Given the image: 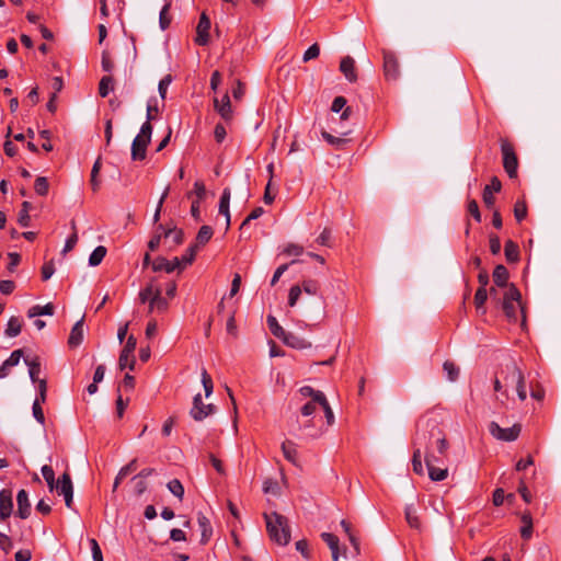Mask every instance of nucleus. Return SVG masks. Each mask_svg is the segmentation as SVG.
Instances as JSON below:
<instances>
[{
  "label": "nucleus",
  "mask_w": 561,
  "mask_h": 561,
  "mask_svg": "<svg viewBox=\"0 0 561 561\" xmlns=\"http://www.w3.org/2000/svg\"><path fill=\"white\" fill-rule=\"evenodd\" d=\"M413 448L444 456L448 449L446 436L436 417L422 416L416 422V431L412 442Z\"/></svg>",
  "instance_id": "nucleus-1"
},
{
  "label": "nucleus",
  "mask_w": 561,
  "mask_h": 561,
  "mask_svg": "<svg viewBox=\"0 0 561 561\" xmlns=\"http://www.w3.org/2000/svg\"><path fill=\"white\" fill-rule=\"evenodd\" d=\"M263 517L270 539L279 546H287L290 541L288 519L277 512L264 513Z\"/></svg>",
  "instance_id": "nucleus-2"
},
{
  "label": "nucleus",
  "mask_w": 561,
  "mask_h": 561,
  "mask_svg": "<svg viewBox=\"0 0 561 561\" xmlns=\"http://www.w3.org/2000/svg\"><path fill=\"white\" fill-rule=\"evenodd\" d=\"M152 130L153 128L150 123H144L141 125L139 134L134 138L131 142V160H145L147 147L151 141Z\"/></svg>",
  "instance_id": "nucleus-3"
},
{
  "label": "nucleus",
  "mask_w": 561,
  "mask_h": 561,
  "mask_svg": "<svg viewBox=\"0 0 561 561\" xmlns=\"http://www.w3.org/2000/svg\"><path fill=\"white\" fill-rule=\"evenodd\" d=\"M520 291L514 284H511L503 293V299L500 305L510 320L515 321L517 319V309L520 308Z\"/></svg>",
  "instance_id": "nucleus-4"
},
{
  "label": "nucleus",
  "mask_w": 561,
  "mask_h": 561,
  "mask_svg": "<svg viewBox=\"0 0 561 561\" xmlns=\"http://www.w3.org/2000/svg\"><path fill=\"white\" fill-rule=\"evenodd\" d=\"M500 144L503 158V168L511 179H515L517 176L518 170V158L515 152V148L511 141L504 138L500 140Z\"/></svg>",
  "instance_id": "nucleus-5"
},
{
  "label": "nucleus",
  "mask_w": 561,
  "mask_h": 561,
  "mask_svg": "<svg viewBox=\"0 0 561 561\" xmlns=\"http://www.w3.org/2000/svg\"><path fill=\"white\" fill-rule=\"evenodd\" d=\"M442 457L443 456L436 455L435 453H430L424 457V461L428 471V477L432 481H443L448 477L447 468L436 467L437 463L443 462Z\"/></svg>",
  "instance_id": "nucleus-6"
},
{
  "label": "nucleus",
  "mask_w": 561,
  "mask_h": 561,
  "mask_svg": "<svg viewBox=\"0 0 561 561\" xmlns=\"http://www.w3.org/2000/svg\"><path fill=\"white\" fill-rule=\"evenodd\" d=\"M383 58V75L387 81H397L400 77V65L397 55L389 49H381Z\"/></svg>",
  "instance_id": "nucleus-7"
},
{
  "label": "nucleus",
  "mask_w": 561,
  "mask_h": 561,
  "mask_svg": "<svg viewBox=\"0 0 561 561\" xmlns=\"http://www.w3.org/2000/svg\"><path fill=\"white\" fill-rule=\"evenodd\" d=\"M137 340L134 335H129L127 339L126 344L124 345L119 358H118V366L122 370L125 368H128L129 370H134L135 368V356L134 352L136 350Z\"/></svg>",
  "instance_id": "nucleus-8"
},
{
  "label": "nucleus",
  "mask_w": 561,
  "mask_h": 561,
  "mask_svg": "<svg viewBox=\"0 0 561 561\" xmlns=\"http://www.w3.org/2000/svg\"><path fill=\"white\" fill-rule=\"evenodd\" d=\"M319 288H320L319 283L314 279H306L302 282L301 286H299V285L293 286L289 289L288 305L290 307H294L297 304L302 291H305L308 295H317L319 291Z\"/></svg>",
  "instance_id": "nucleus-9"
},
{
  "label": "nucleus",
  "mask_w": 561,
  "mask_h": 561,
  "mask_svg": "<svg viewBox=\"0 0 561 561\" xmlns=\"http://www.w3.org/2000/svg\"><path fill=\"white\" fill-rule=\"evenodd\" d=\"M489 431L493 437L503 442H514L520 434L522 427L519 424H514L512 427L503 428L496 422H491Z\"/></svg>",
  "instance_id": "nucleus-10"
},
{
  "label": "nucleus",
  "mask_w": 561,
  "mask_h": 561,
  "mask_svg": "<svg viewBox=\"0 0 561 561\" xmlns=\"http://www.w3.org/2000/svg\"><path fill=\"white\" fill-rule=\"evenodd\" d=\"M216 412V407L211 403L205 404L202 399V394L197 393L193 398V407L190 410V415L193 420L201 422L207 416L213 415Z\"/></svg>",
  "instance_id": "nucleus-11"
},
{
  "label": "nucleus",
  "mask_w": 561,
  "mask_h": 561,
  "mask_svg": "<svg viewBox=\"0 0 561 561\" xmlns=\"http://www.w3.org/2000/svg\"><path fill=\"white\" fill-rule=\"evenodd\" d=\"M54 489L57 491L58 495L64 496L66 506L71 508L73 502V485L70 473L68 471L62 473V476L55 483Z\"/></svg>",
  "instance_id": "nucleus-12"
},
{
  "label": "nucleus",
  "mask_w": 561,
  "mask_h": 561,
  "mask_svg": "<svg viewBox=\"0 0 561 561\" xmlns=\"http://www.w3.org/2000/svg\"><path fill=\"white\" fill-rule=\"evenodd\" d=\"M501 374L506 387H516L517 385L523 383V381L525 380L522 369L513 360L505 364Z\"/></svg>",
  "instance_id": "nucleus-13"
},
{
  "label": "nucleus",
  "mask_w": 561,
  "mask_h": 561,
  "mask_svg": "<svg viewBox=\"0 0 561 561\" xmlns=\"http://www.w3.org/2000/svg\"><path fill=\"white\" fill-rule=\"evenodd\" d=\"M209 30H210V20L205 12H203L199 16L198 24L196 26V37L195 43L199 46H205L209 42Z\"/></svg>",
  "instance_id": "nucleus-14"
},
{
  "label": "nucleus",
  "mask_w": 561,
  "mask_h": 561,
  "mask_svg": "<svg viewBox=\"0 0 561 561\" xmlns=\"http://www.w3.org/2000/svg\"><path fill=\"white\" fill-rule=\"evenodd\" d=\"M175 270H182L181 268V261L178 256L173 257L172 260H168L163 256H158L152 261V271L153 272H161L164 271L165 273H172Z\"/></svg>",
  "instance_id": "nucleus-15"
},
{
  "label": "nucleus",
  "mask_w": 561,
  "mask_h": 561,
  "mask_svg": "<svg viewBox=\"0 0 561 561\" xmlns=\"http://www.w3.org/2000/svg\"><path fill=\"white\" fill-rule=\"evenodd\" d=\"M501 188H502V183L499 180V178H496V176H493L491 179L490 184L484 186L483 192H482V198H483L484 205L489 209H492L494 206V203H495L493 193H499L501 191Z\"/></svg>",
  "instance_id": "nucleus-16"
},
{
  "label": "nucleus",
  "mask_w": 561,
  "mask_h": 561,
  "mask_svg": "<svg viewBox=\"0 0 561 561\" xmlns=\"http://www.w3.org/2000/svg\"><path fill=\"white\" fill-rule=\"evenodd\" d=\"M13 512L12 491L2 489L0 491V520H5Z\"/></svg>",
  "instance_id": "nucleus-17"
},
{
  "label": "nucleus",
  "mask_w": 561,
  "mask_h": 561,
  "mask_svg": "<svg viewBox=\"0 0 561 561\" xmlns=\"http://www.w3.org/2000/svg\"><path fill=\"white\" fill-rule=\"evenodd\" d=\"M18 511L16 515L26 519L31 515V503L28 501V494L25 490H20L16 495Z\"/></svg>",
  "instance_id": "nucleus-18"
},
{
  "label": "nucleus",
  "mask_w": 561,
  "mask_h": 561,
  "mask_svg": "<svg viewBox=\"0 0 561 561\" xmlns=\"http://www.w3.org/2000/svg\"><path fill=\"white\" fill-rule=\"evenodd\" d=\"M492 276H493V282H494L495 286L504 289V291L507 289L508 286H511V284H508L510 274H508L507 268L504 265H502V264L496 265L494 267Z\"/></svg>",
  "instance_id": "nucleus-19"
},
{
  "label": "nucleus",
  "mask_w": 561,
  "mask_h": 561,
  "mask_svg": "<svg viewBox=\"0 0 561 561\" xmlns=\"http://www.w3.org/2000/svg\"><path fill=\"white\" fill-rule=\"evenodd\" d=\"M214 105L215 110L225 121H230L232 118L231 103L229 95L227 93L221 98L220 101L217 98H215Z\"/></svg>",
  "instance_id": "nucleus-20"
},
{
  "label": "nucleus",
  "mask_w": 561,
  "mask_h": 561,
  "mask_svg": "<svg viewBox=\"0 0 561 561\" xmlns=\"http://www.w3.org/2000/svg\"><path fill=\"white\" fill-rule=\"evenodd\" d=\"M285 345L296 348V350H305L311 347V343L307 340L297 336L291 332H286L285 336L280 340Z\"/></svg>",
  "instance_id": "nucleus-21"
},
{
  "label": "nucleus",
  "mask_w": 561,
  "mask_h": 561,
  "mask_svg": "<svg viewBox=\"0 0 561 561\" xmlns=\"http://www.w3.org/2000/svg\"><path fill=\"white\" fill-rule=\"evenodd\" d=\"M340 70L350 82H355L357 80L355 60L352 57L346 56L342 58L340 62Z\"/></svg>",
  "instance_id": "nucleus-22"
},
{
  "label": "nucleus",
  "mask_w": 561,
  "mask_h": 561,
  "mask_svg": "<svg viewBox=\"0 0 561 561\" xmlns=\"http://www.w3.org/2000/svg\"><path fill=\"white\" fill-rule=\"evenodd\" d=\"M230 196L231 192L229 187H226L222 191V194L219 199V207L218 211L220 215H224L226 217V227H230V211H229V204H230Z\"/></svg>",
  "instance_id": "nucleus-23"
},
{
  "label": "nucleus",
  "mask_w": 561,
  "mask_h": 561,
  "mask_svg": "<svg viewBox=\"0 0 561 561\" xmlns=\"http://www.w3.org/2000/svg\"><path fill=\"white\" fill-rule=\"evenodd\" d=\"M83 341V318H81L79 321L75 323V325L71 329L68 344L70 347H77L79 346Z\"/></svg>",
  "instance_id": "nucleus-24"
},
{
  "label": "nucleus",
  "mask_w": 561,
  "mask_h": 561,
  "mask_svg": "<svg viewBox=\"0 0 561 561\" xmlns=\"http://www.w3.org/2000/svg\"><path fill=\"white\" fill-rule=\"evenodd\" d=\"M197 523L202 531L201 543L206 545L213 535L211 524L209 519L202 513H198Z\"/></svg>",
  "instance_id": "nucleus-25"
},
{
  "label": "nucleus",
  "mask_w": 561,
  "mask_h": 561,
  "mask_svg": "<svg viewBox=\"0 0 561 561\" xmlns=\"http://www.w3.org/2000/svg\"><path fill=\"white\" fill-rule=\"evenodd\" d=\"M163 239H165V241L171 240L170 249H174L183 243L184 232L182 229L175 227L169 228L168 230H163Z\"/></svg>",
  "instance_id": "nucleus-26"
},
{
  "label": "nucleus",
  "mask_w": 561,
  "mask_h": 561,
  "mask_svg": "<svg viewBox=\"0 0 561 561\" xmlns=\"http://www.w3.org/2000/svg\"><path fill=\"white\" fill-rule=\"evenodd\" d=\"M322 540L329 546L333 561L340 560L339 538L331 533H322Z\"/></svg>",
  "instance_id": "nucleus-27"
},
{
  "label": "nucleus",
  "mask_w": 561,
  "mask_h": 561,
  "mask_svg": "<svg viewBox=\"0 0 561 561\" xmlns=\"http://www.w3.org/2000/svg\"><path fill=\"white\" fill-rule=\"evenodd\" d=\"M25 365L28 367V375L30 379L33 383H36L37 380H41L38 378V375L41 374V359L38 356H34L32 358H24Z\"/></svg>",
  "instance_id": "nucleus-28"
},
{
  "label": "nucleus",
  "mask_w": 561,
  "mask_h": 561,
  "mask_svg": "<svg viewBox=\"0 0 561 561\" xmlns=\"http://www.w3.org/2000/svg\"><path fill=\"white\" fill-rule=\"evenodd\" d=\"M318 396H324V393H319ZM313 398V400H309L300 408V414L304 417H309L316 413V411L321 408L322 400L320 398Z\"/></svg>",
  "instance_id": "nucleus-29"
},
{
  "label": "nucleus",
  "mask_w": 561,
  "mask_h": 561,
  "mask_svg": "<svg viewBox=\"0 0 561 561\" xmlns=\"http://www.w3.org/2000/svg\"><path fill=\"white\" fill-rule=\"evenodd\" d=\"M282 451L284 457L291 462L293 465L297 466L298 459H297V446L291 440H285L282 444Z\"/></svg>",
  "instance_id": "nucleus-30"
},
{
  "label": "nucleus",
  "mask_w": 561,
  "mask_h": 561,
  "mask_svg": "<svg viewBox=\"0 0 561 561\" xmlns=\"http://www.w3.org/2000/svg\"><path fill=\"white\" fill-rule=\"evenodd\" d=\"M404 515H405L407 523L409 524V526L411 528H414L417 530L421 529V520L417 516L416 508L413 504H409L405 506Z\"/></svg>",
  "instance_id": "nucleus-31"
},
{
  "label": "nucleus",
  "mask_w": 561,
  "mask_h": 561,
  "mask_svg": "<svg viewBox=\"0 0 561 561\" xmlns=\"http://www.w3.org/2000/svg\"><path fill=\"white\" fill-rule=\"evenodd\" d=\"M504 253L508 263H516L519 261V248L517 243L507 240L504 245Z\"/></svg>",
  "instance_id": "nucleus-32"
},
{
  "label": "nucleus",
  "mask_w": 561,
  "mask_h": 561,
  "mask_svg": "<svg viewBox=\"0 0 561 561\" xmlns=\"http://www.w3.org/2000/svg\"><path fill=\"white\" fill-rule=\"evenodd\" d=\"M55 312V307L51 302L46 304L45 306H33L27 311L28 318H34L37 316H53Z\"/></svg>",
  "instance_id": "nucleus-33"
},
{
  "label": "nucleus",
  "mask_w": 561,
  "mask_h": 561,
  "mask_svg": "<svg viewBox=\"0 0 561 561\" xmlns=\"http://www.w3.org/2000/svg\"><path fill=\"white\" fill-rule=\"evenodd\" d=\"M154 280L156 279L152 278L150 283L139 291L138 299L140 304L149 302L151 297H154L156 290H161L159 286L154 285Z\"/></svg>",
  "instance_id": "nucleus-34"
},
{
  "label": "nucleus",
  "mask_w": 561,
  "mask_h": 561,
  "mask_svg": "<svg viewBox=\"0 0 561 561\" xmlns=\"http://www.w3.org/2000/svg\"><path fill=\"white\" fill-rule=\"evenodd\" d=\"M313 428V431L307 433V435L311 438H317L319 436H321L322 434V430L320 427L317 426V422L314 421V419H308L301 423H299V430L300 431H308V430H311Z\"/></svg>",
  "instance_id": "nucleus-35"
},
{
  "label": "nucleus",
  "mask_w": 561,
  "mask_h": 561,
  "mask_svg": "<svg viewBox=\"0 0 561 561\" xmlns=\"http://www.w3.org/2000/svg\"><path fill=\"white\" fill-rule=\"evenodd\" d=\"M213 228L210 226H202L197 232V236H196V242L194 244H197V249H199V247H203L213 237Z\"/></svg>",
  "instance_id": "nucleus-36"
},
{
  "label": "nucleus",
  "mask_w": 561,
  "mask_h": 561,
  "mask_svg": "<svg viewBox=\"0 0 561 561\" xmlns=\"http://www.w3.org/2000/svg\"><path fill=\"white\" fill-rule=\"evenodd\" d=\"M266 323L271 333L275 337L282 340V337L285 336V333L287 331L283 329V327L278 323L277 319L274 316L268 314L266 318Z\"/></svg>",
  "instance_id": "nucleus-37"
},
{
  "label": "nucleus",
  "mask_w": 561,
  "mask_h": 561,
  "mask_svg": "<svg viewBox=\"0 0 561 561\" xmlns=\"http://www.w3.org/2000/svg\"><path fill=\"white\" fill-rule=\"evenodd\" d=\"M22 322L18 317H11L7 323L5 335L15 337L21 333Z\"/></svg>",
  "instance_id": "nucleus-38"
},
{
  "label": "nucleus",
  "mask_w": 561,
  "mask_h": 561,
  "mask_svg": "<svg viewBox=\"0 0 561 561\" xmlns=\"http://www.w3.org/2000/svg\"><path fill=\"white\" fill-rule=\"evenodd\" d=\"M114 89V78L112 76H103L99 82V94L106 98Z\"/></svg>",
  "instance_id": "nucleus-39"
},
{
  "label": "nucleus",
  "mask_w": 561,
  "mask_h": 561,
  "mask_svg": "<svg viewBox=\"0 0 561 561\" xmlns=\"http://www.w3.org/2000/svg\"><path fill=\"white\" fill-rule=\"evenodd\" d=\"M32 208V204L30 202H23L22 203V207L19 211V216H18V222L21 227H28L30 226V222H31V217H30V210Z\"/></svg>",
  "instance_id": "nucleus-40"
},
{
  "label": "nucleus",
  "mask_w": 561,
  "mask_h": 561,
  "mask_svg": "<svg viewBox=\"0 0 561 561\" xmlns=\"http://www.w3.org/2000/svg\"><path fill=\"white\" fill-rule=\"evenodd\" d=\"M488 290L484 287H479L474 295V306L478 311H481L482 314L485 313L484 304L488 299Z\"/></svg>",
  "instance_id": "nucleus-41"
},
{
  "label": "nucleus",
  "mask_w": 561,
  "mask_h": 561,
  "mask_svg": "<svg viewBox=\"0 0 561 561\" xmlns=\"http://www.w3.org/2000/svg\"><path fill=\"white\" fill-rule=\"evenodd\" d=\"M197 251V244H192L187 248L185 253L181 257H179L181 261L182 270L194 262Z\"/></svg>",
  "instance_id": "nucleus-42"
},
{
  "label": "nucleus",
  "mask_w": 561,
  "mask_h": 561,
  "mask_svg": "<svg viewBox=\"0 0 561 561\" xmlns=\"http://www.w3.org/2000/svg\"><path fill=\"white\" fill-rule=\"evenodd\" d=\"M106 248L103 245L96 247L89 256V265L98 266L106 255Z\"/></svg>",
  "instance_id": "nucleus-43"
},
{
  "label": "nucleus",
  "mask_w": 561,
  "mask_h": 561,
  "mask_svg": "<svg viewBox=\"0 0 561 561\" xmlns=\"http://www.w3.org/2000/svg\"><path fill=\"white\" fill-rule=\"evenodd\" d=\"M443 369L449 381H456L459 376V367L450 360H446L443 364Z\"/></svg>",
  "instance_id": "nucleus-44"
},
{
  "label": "nucleus",
  "mask_w": 561,
  "mask_h": 561,
  "mask_svg": "<svg viewBox=\"0 0 561 561\" xmlns=\"http://www.w3.org/2000/svg\"><path fill=\"white\" fill-rule=\"evenodd\" d=\"M422 453L423 451H421L420 449L413 448L412 467H413V471L419 476L424 474V468H423V463H422Z\"/></svg>",
  "instance_id": "nucleus-45"
},
{
  "label": "nucleus",
  "mask_w": 561,
  "mask_h": 561,
  "mask_svg": "<svg viewBox=\"0 0 561 561\" xmlns=\"http://www.w3.org/2000/svg\"><path fill=\"white\" fill-rule=\"evenodd\" d=\"M169 491L176 496L180 501L183 500L184 496V486L182 485L181 481L178 479H173L169 481L167 484Z\"/></svg>",
  "instance_id": "nucleus-46"
},
{
  "label": "nucleus",
  "mask_w": 561,
  "mask_h": 561,
  "mask_svg": "<svg viewBox=\"0 0 561 561\" xmlns=\"http://www.w3.org/2000/svg\"><path fill=\"white\" fill-rule=\"evenodd\" d=\"M34 190L39 196H46L48 194L49 184L45 176H38L34 183Z\"/></svg>",
  "instance_id": "nucleus-47"
},
{
  "label": "nucleus",
  "mask_w": 561,
  "mask_h": 561,
  "mask_svg": "<svg viewBox=\"0 0 561 561\" xmlns=\"http://www.w3.org/2000/svg\"><path fill=\"white\" fill-rule=\"evenodd\" d=\"M201 377H202V383H203V387L205 390V397L208 398L213 393V390H214L213 379L205 368L202 369Z\"/></svg>",
  "instance_id": "nucleus-48"
},
{
  "label": "nucleus",
  "mask_w": 561,
  "mask_h": 561,
  "mask_svg": "<svg viewBox=\"0 0 561 561\" xmlns=\"http://www.w3.org/2000/svg\"><path fill=\"white\" fill-rule=\"evenodd\" d=\"M71 228H72L73 232L66 240L65 247L62 249V253L64 254H66L67 252L71 251L76 247V244L78 242V234H77V230H76V222H75V220L71 221Z\"/></svg>",
  "instance_id": "nucleus-49"
},
{
  "label": "nucleus",
  "mask_w": 561,
  "mask_h": 561,
  "mask_svg": "<svg viewBox=\"0 0 561 561\" xmlns=\"http://www.w3.org/2000/svg\"><path fill=\"white\" fill-rule=\"evenodd\" d=\"M515 219L520 222L527 216V205L525 201H517L514 205Z\"/></svg>",
  "instance_id": "nucleus-50"
},
{
  "label": "nucleus",
  "mask_w": 561,
  "mask_h": 561,
  "mask_svg": "<svg viewBox=\"0 0 561 561\" xmlns=\"http://www.w3.org/2000/svg\"><path fill=\"white\" fill-rule=\"evenodd\" d=\"M159 113V107L157 105L156 99H150L147 103V113H146V122L150 123L156 119L157 114Z\"/></svg>",
  "instance_id": "nucleus-51"
},
{
  "label": "nucleus",
  "mask_w": 561,
  "mask_h": 561,
  "mask_svg": "<svg viewBox=\"0 0 561 561\" xmlns=\"http://www.w3.org/2000/svg\"><path fill=\"white\" fill-rule=\"evenodd\" d=\"M318 398H320V400H322L321 409L324 412L328 426H330V425H332L334 423L333 411H332V409H331V407H330L325 396H318Z\"/></svg>",
  "instance_id": "nucleus-52"
},
{
  "label": "nucleus",
  "mask_w": 561,
  "mask_h": 561,
  "mask_svg": "<svg viewBox=\"0 0 561 561\" xmlns=\"http://www.w3.org/2000/svg\"><path fill=\"white\" fill-rule=\"evenodd\" d=\"M42 474H43L49 490L53 491L54 485L56 483L54 469L50 466L45 465L42 467Z\"/></svg>",
  "instance_id": "nucleus-53"
},
{
  "label": "nucleus",
  "mask_w": 561,
  "mask_h": 561,
  "mask_svg": "<svg viewBox=\"0 0 561 561\" xmlns=\"http://www.w3.org/2000/svg\"><path fill=\"white\" fill-rule=\"evenodd\" d=\"M195 195V201H203L206 196V187L205 184L202 181H196L194 183V190L190 193H187V197H191L192 195Z\"/></svg>",
  "instance_id": "nucleus-54"
},
{
  "label": "nucleus",
  "mask_w": 561,
  "mask_h": 561,
  "mask_svg": "<svg viewBox=\"0 0 561 561\" xmlns=\"http://www.w3.org/2000/svg\"><path fill=\"white\" fill-rule=\"evenodd\" d=\"M153 305H156L157 311L159 312H164L169 308L168 300L162 297V290H156V295L153 297Z\"/></svg>",
  "instance_id": "nucleus-55"
},
{
  "label": "nucleus",
  "mask_w": 561,
  "mask_h": 561,
  "mask_svg": "<svg viewBox=\"0 0 561 561\" xmlns=\"http://www.w3.org/2000/svg\"><path fill=\"white\" fill-rule=\"evenodd\" d=\"M173 81V78L171 75H167L164 76L160 81H159V84H158V92L161 96L162 100H164L167 98V91H168V88L169 85L172 83Z\"/></svg>",
  "instance_id": "nucleus-56"
},
{
  "label": "nucleus",
  "mask_w": 561,
  "mask_h": 561,
  "mask_svg": "<svg viewBox=\"0 0 561 561\" xmlns=\"http://www.w3.org/2000/svg\"><path fill=\"white\" fill-rule=\"evenodd\" d=\"M322 135V138L330 145L336 147V148H340L341 146H343L346 140L343 139V138H340V137H335L333 135H331L330 133L325 131V130H322L321 133Z\"/></svg>",
  "instance_id": "nucleus-57"
},
{
  "label": "nucleus",
  "mask_w": 561,
  "mask_h": 561,
  "mask_svg": "<svg viewBox=\"0 0 561 561\" xmlns=\"http://www.w3.org/2000/svg\"><path fill=\"white\" fill-rule=\"evenodd\" d=\"M101 67L102 70L105 72L111 73L114 69V62L110 56V53L107 50H103L102 53V60H101Z\"/></svg>",
  "instance_id": "nucleus-58"
},
{
  "label": "nucleus",
  "mask_w": 561,
  "mask_h": 561,
  "mask_svg": "<svg viewBox=\"0 0 561 561\" xmlns=\"http://www.w3.org/2000/svg\"><path fill=\"white\" fill-rule=\"evenodd\" d=\"M23 350L19 348L11 353V355L4 360L5 366H16L20 363V359L23 357Z\"/></svg>",
  "instance_id": "nucleus-59"
},
{
  "label": "nucleus",
  "mask_w": 561,
  "mask_h": 561,
  "mask_svg": "<svg viewBox=\"0 0 561 561\" xmlns=\"http://www.w3.org/2000/svg\"><path fill=\"white\" fill-rule=\"evenodd\" d=\"M332 231L330 228H324L323 231L317 238V243L323 247H331Z\"/></svg>",
  "instance_id": "nucleus-60"
},
{
  "label": "nucleus",
  "mask_w": 561,
  "mask_h": 561,
  "mask_svg": "<svg viewBox=\"0 0 561 561\" xmlns=\"http://www.w3.org/2000/svg\"><path fill=\"white\" fill-rule=\"evenodd\" d=\"M468 213L474 218L476 221H481V213L479 210V205L476 199H470L467 206Z\"/></svg>",
  "instance_id": "nucleus-61"
},
{
  "label": "nucleus",
  "mask_w": 561,
  "mask_h": 561,
  "mask_svg": "<svg viewBox=\"0 0 561 561\" xmlns=\"http://www.w3.org/2000/svg\"><path fill=\"white\" fill-rule=\"evenodd\" d=\"M490 251L492 254L496 255L501 251V240L497 234L491 233L489 237Z\"/></svg>",
  "instance_id": "nucleus-62"
},
{
  "label": "nucleus",
  "mask_w": 561,
  "mask_h": 561,
  "mask_svg": "<svg viewBox=\"0 0 561 561\" xmlns=\"http://www.w3.org/2000/svg\"><path fill=\"white\" fill-rule=\"evenodd\" d=\"M89 542H90L93 560L94 561H103L102 550H101L98 541L94 538H91L89 540Z\"/></svg>",
  "instance_id": "nucleus-63"
},
{
  "label": "nucleus",
  "mask_w": 561,
  "mask_h": 561,
  "mask_svg": "<svg viewBox=\"0 0 561 561\" xmlns=\"http://www.w3.org/2000/svg\"><path fill=\"white\" fill-rule=\"evenodd\" d=\"M279 490L278 483L273 479H267L263 482V492L265 494H277Z\"/></svg>",
  "instance_id": "nucleus-64"
}]
</instances>
